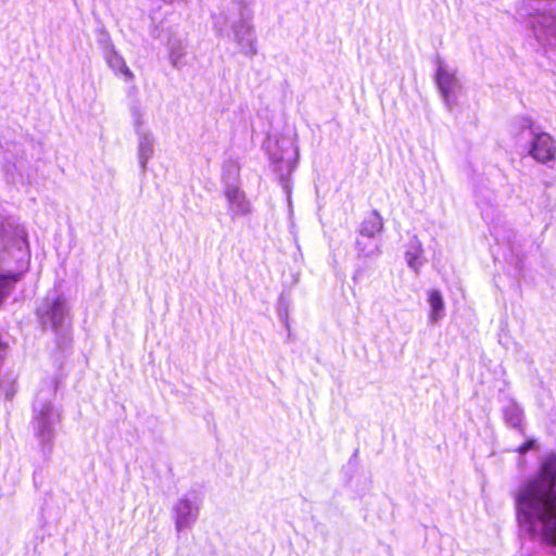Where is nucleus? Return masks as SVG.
I'll return each instance as SVG.
<instances>
[{
	"label": "nucleus",
	"mask_w": 556,
	"mask_h": 556,
	"mask_svg": "<svg viewBox=\"0 0 556 556\" xmlns=\"http://www.w3.org/2000/svg\"><path fill=\"white\" fill-rule=\"evenodd\" d=\"M519 527L533 538L556 545V454L545 455L539 475L516 494Z\"/></svg>",
	"instance_id": "nucleus-1"
},
{
	"label": "nucleus",
	"mask_w": 556,
	"mask_h": 556,
	"mask_svg": "<svg viewBox=\"0 0 556 556\" xmlns=\"http://www.w3.org/2000/svg\"><path fill=\"white\" fill-rule=\"evenodd\" d=\"M253 0H232L218 14L214 15V28L220 35H228L231 28L233 40L242 53L253 56L257 53L253 20Z\"/></svg>",
	"instance_id": "nucleus-2"
},
{
	"label": "nucleus",
	"mask_w": 556,
	"mask_h": 556,
	"mask_svg": "<svg viewBox=\"0 0 556 556\" xmlns=\"http://www.w3.org/2000/svg\"><path fill=\"white\" fill-rule=\"evenodd\" d=\"M55 387L49 384L36 394L33 404L31 429L42 453L52 452L56 437V427L62 421L61 412L52 403Z\"/></svg>",
	"instance_id": "nucleus-3"
},
{
	"label": "nucleus",
	"mask_w": 556,
	"mask_h": 556,
	"mask_svg": "<svg viewBox=\"0 0 556 556\" xmlns=\"http://www.w3.org/2000/svg\"><path fill=\"white\" fill-rule=\"evenodd\" d=\"M535 0H520L516 15L531 30L534 39L544 47H556V5L538 8Z\"/></svg>",
	"instance_id": "nucleus-4"
},
{
	"label": "nucleus",
	"mask_w": 556,
	"mask_h": 556,
	"mask_svg": "<svg viewBox=\"0 0 556 556\" xmlns=\"http://www.w3.org/2000/svg\"><path fill=\"white\" fill-rule=\"evenodd\" d=\"M37 314L42 325H49L55 331L61 329L70 318L65 296L58 292L49 293L37 308Z\"/></svg>",
	"instance_id": "nucleus-5"
},
{
	"label": "nucleus",
	"mask_w": 556,
	"mask_h": 556,
	"mask_svg": "<svg viewBox=\"0 0 556 556\" xmlns=\"http://www.w3.org/2000/svg\"><path fill=\"white\" fill-rule=\"evenodd\" d=\"M435 81L446 108L448 111H452L457 104V98L462 91V84L456 76V71L450 68L439 59L437 62Z\"/></svg>",
	"instance_id": "nucleus-6"
},
{
	"label": "nucleus",
	"mask_w": 556,
	"mask_h": 556,
	"mask_svg": "<svg viewBox=\"0 0 556 556\" xmlns=\"http://www.w3.org/2000/svg\"><path fill=\"white\" fill-rule=\"evenodd\" d=\"M201 500L195 492L181 496L173 506L175 528L177 532L190 529L198 520Z\"/></svg>",
	"instance_id": "nucleus-7"
},
{
	"label": "nucleus",
	"mask_w": 556,
	"mask_h": 556,
	"mask_svg": "<svg viewBox=\"0 0 556 556\" xmlns=\"http://www.w3.org/2000/svg\"><path fill=\"white\" fill-rule=\"evenodd\" d=\"M528 154L536 162L547 164L556 159L555 139L541 129L531 137Z\"/></svg>",
	"instance_id": "nucleus-8"
},
{
	"label": "nucleus",
	"mask_w": 556,
	"mask_h": 556,
	"mask_svg": "<svg viewBox=\"0 0 556 556\" xmlns=\"http://www.w3.org/2000/svg\"><path fill=\"white\" fill-rule=\"evenodd\" d=\"M223 192L227 201L229 216L232 220L251 214L252 205L239 186L227 182L224 186Z\"/></svg>",
	"instance_id": "nucleus-9"
},
{
	"label": "nucleus",
	"mask_w": 556,
	"mask_h": 556,
	"mask_svg": "<svg viewBox=\"0 0 556 556\" xmlns=\"http://www.w3.org/2000/svg\"><path fill=\"white\" fill-rule=\"evenodd\" d=\"M277 144L281 152L279 154L270 152V159L276 164V170L280 172L281 178H283L285 173L288 176L295 168L299 152L295 144L290 140H281Z\"/></svg>",
	"instance_id": "nucleus-10"
},
{
	"label": "nucleus",
	"mask_w": 556,
	"mask_h": 556,
	"mask_svg": "<svg viewBox=\"0 0 556 556\" xmlns=\"http://www.w3.org/2000/svg\"><path fill=\"white\" fill-rule=\"evenodd\" d=\"M103 56L108 66L116 74L121 75L125 81H131L135 78L134 73L127 66L125 59L116 51L113 43L109 42L103 48Z\"/></svg>",
	"instance_id": "nucleus-11"
},
{
	"label": "nucleus",
	"mask_w": 556,
	"mask_h": 556,
	"mask_svg": "<svg viewBox=\"0 0 556 556\" xmlns=\"http://www.w3.org/2000/svg\"><path fill=\"white\" fill-rule=\"evenodd\" d=\"M138 160L142 172L147 170L148 162L153 157L155 139L151 131H139Z\"/></svg>",
	"instance_id": "nucleus-12"
},
{
	"label": "nucleus",
	"mask_w": 556,
	"mask_h": 556,
	"mask_svg": "<svg viewBox=\"0 0 556 556\" xmlns=\"http://www.w3.org/2000/svg\"><path fill=\"white\" fill-rule=\"evenodd\" d=\"M427 302L429 304L428 323L437 325L445 317V303L442 293L437 289L427 292Z\"/></svg>",
	"instance_id": "nucleus-13"
},
{
	"label": "nucleus",
	"mask_w": 556,
	"mask_h": 556,
	"mask_svg": "<svg viewBox=\"0 0 556 556\" xmlns=\"http://www.w3.org/2000/svg\"><path fill=\"white\" fill-rule=\"evenodd\" d=\"M502 413L505 424L508 427L517 429L523 433L525 414L523 409L517 402L510 400L506 405L503 406Z\"/></svg>",
	"instance_id": "nucleus-14"
},
{
	"label": "nucleus",
	"mask_w": 556,
	"mask_h": 556,
	"mask_svg": "<svg viewBox=\"0 0 556 556\" xmlns=\"http://www.w3.org/2000/svg\"><path fill=\"white\" fill-rule=\"evenodd\" d=\"M383 229V219L377 210L364 218L361 223L358 235L364 237L377 238Z\"/></svg>",
	"instance_id": "nucleus-15"
},
{
	"label": "nucleus",
	"mask_w": 556,
	"mask_h": 556,
	"mask_svg": "<svg viewBox=\"0 0 556 556\" xmlns=\"http://www.w3.org/2000/svg\"><path fill=\"white\" fill-rule=\"evenodd\" d=\"M167 47L170 64L176 68L182 67L185 65L184 59L187 50L186 42L174 38L168 41Z\"/></svg>",
	"instance_id": "nucleus-16"
},
{
	"label": "nucleus",
	"mask_w": 556,
	"mask_h": 556,
	"mask_svg": "<svg viewBox=\"0 0 556 556\" xmlns=\"http://www.w3.org/2000/svg\"><path fill=\"white\" fill-rule=\"evenodd\" d=\"M422 252L424 250L421 242L416 237H414L408 243L407 250L405 252V258L407 265L415 271H417L424 264L421 260Z\"/></svg>",
	"instance_id": "nucleus-17"
},
{
	"label": "nucleus",
	"mask_w": 556,
	"mask_h": 556,
	"mask_svg": "<svg viewBox=\"0 0 556 556\" xmlns=\"http://www.w3.org/2000/svg\"><path fill=\"white\" fill-rule=\"evenodd\" d=\"M541 128L528 116H519L513 122V131L515 136L521 137L525 131H528L530 137L534 136Z\"/></svg>",
	"instance_id": "nucleus-18"
},
{
	"label": "nucleus",
	"mask_w": 556,
	"mask_h": 556,
	"mask_svg": "<svg viewBox=\"0 0 556 556\" xmlns=\"http://www.w3.org/2000/svg\"><path fill=\"white\" fill-rule=\"evenodd\" d=\"M355 244L357 252L366 257L372 256L379 252V242L377 238H363V236L358 235Z\"/></svg>",
	"instance_id": "nucleus-19"
},
{
	"label": "nucleus",
	"mask_w": 556,
	"mask_h": 556,
	"mask_svg": "<svg viewBox=\"0 0 556 556\" xmlns=\"http://www.w3.org/2000/svg\"><path fill=\"white\" fill-rule=\"evenodd\" d=\"M21 273L0 275V304L10 294L14 285L21 279Z\"/></svg>",
	"instance_id": "nucleus-20"
},
{
	"label": "nucleus",
	"mask_w": 556,
	"mask_h": 556,
	"mask_svg": "<svg viewBox=\"0 0 556 556\" xmlns=\"http://www.w3.org/2000/svg\"><path fill=\"white\" fill-rule=\"evenodd\" d=\"M132 117L137 135H139V131H149L148 129L143 128V117L138 108L132 110Z\"/></svg>",
	"instance_id": "nucleus-21"
},
{
	"label": "nucleus",
	"mask_w": 556,
	"mask_h": 556,
	"mask_svg": "<svg viewBox=\"0 0 556 556\" xmlns=\"http://www.w3.org/2000/svg\"><path fill=\"white\" fill-rule=\"evenodd\" d=\"M536 448V442L534 439H529L527 442H525L522 445H520L516 451L523 455L530 450Z\"/></svg>",
	"instance_id": "nucleus-22"
},
{
	"label": "nucleus",
	"mask_w": 556,
	"mask_h": 556,
	"mask_svg": "<svg viewBox=\"0 0 556 556\" xmlns=\"http://www.w3.org/2000/svg\"><path fill=\"white\" fill-rule=\"evenodd\" d=\"M163 1L166 3L174 4V3H186L188 0H163Z\"/></svg>",
	"instance_id": "nucleus-23"
}]
</instances>
